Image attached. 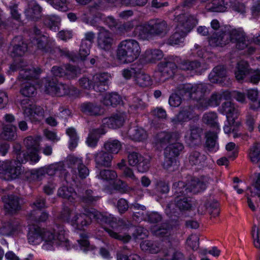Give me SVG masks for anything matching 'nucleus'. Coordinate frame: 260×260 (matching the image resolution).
Here are the masks:
<instances>
[{"mask_svg":"<svg viewBox=\"0 0 260 260\" xmlns=\"http://www.w3.org/2000/svg\"><path fill=\"white\" fill-rule=\"evenodd\" d=\"M60 218L77 230L83 229L89 225L91 219L94 218L102 224L105 223L109 225V228L105 227L104 229L111 237L123 242H127L131 239L129 235L122 234L126 230L124 222L107 213H102L92 209L85 210V212L82 213L66 208L61 211Z\"/></svg>","mask_w":260,"mask_h":260,"instance_id":"1","label":"nucleus"},{"mask_svg":"<svg viewBox=\"0 0 260 260\" xmlns=\"http://www.w3.org/2000/svg\"><path fill=\"white\" fill-rule=\"evenodd\" d=\"M41 140L40 136L28 137L24 140L27 148L26 154L19 153L17 155V161L15 160H6L0 162V178L7 180L16 179L24 171L21 163L28 160L32 164L38 162L40 159L38 152Z\"/></svg>","mask_w":260,"mask_h":260,"instance_id":"2","label":"nucleus"},{"mask_svg":"<svg viewBox=\"0 0 260 260\" xmlns=\"http://www.w3.org/2000/svg\"><path fill=\"white\" fill-rule=\"evenodd\" d=\"M65 235L66 231L62 225L54 224L47 228L33 226L29 229L27 239L29 243L35 245L43 241L42 248L49 250L59 245L68 247V240Z\"/></svg>","mask_w":260,"mask_h":260,"instance_id":"3","label":"nucleus"},{"mask_svg":"<svg viewBox=\"0 0 260 260\" xmlns=\"http://www.w3.org/2000/svg\"><path fill=\"white\" fill-rule=\"evenodd\" d=\"M206 184L198 178L193 179L188 185L179 181L173 184V189L175 196V204L181 210H188L191 207L190 200L185 196L189 192L197 193L205 189Z\"/></svg>","mask_w":260,"mask_h":260,"instance_id":"4","label":"nucleus"},{"mask_svg":"<svg viewBox=\"0 0 260 260\" xmlns=\"http://www.w3.org/2000/svg\"><path fill=\"white\" fill-rule=\"evenodd\" d=\"M230 41L236 43V46L239 49L242 50L247 47L249 53H252L254 50L251 46L248 47L245 34L241 29H233L228 33L222 34L217 37H212L209 39V43L213 47L222 46Z\"/></svg>","mask_w":260,"mask_h":260,"instance_id":"5","label":"nucleus"},{"mask_svg":"<svg viewBox=\"0 0 260 260\" xmlns=\"http://www.w3.org/2000/svg\"><path fill=\"white\" fill-rule=\"evenodd\" d=\"M168 24L165 20L154 18L136 28L138 37L142 40H149L154 36L164 37L168 32Z\"/></svg>","mask_w":260,"mask_h":260,"instance_id":"6","label":"nucleus"},{"mask_svg":"<svg viewBox=\"0 0 260 260\" xmlns=\"http://www.w3.org/2000/svg\"><path fill=\"white\" fill-rule=\"evenodd\" d=\"M175 14L176 31L168 40L169 44L171 45L182 43L186 33L197 23L196 18L188 14H177V12Z\"/></svg>","mask_w":260,"mask_h":260,"instance_id":"7","label":"nucleus"},{"mask_svg":"<svg viewBox=\"0 0 260 260\" xmlns=\"http://www.w3.org/2000/svg\"><path fill=\"white\" fill-rule=\"evenodd\" d=\"M180 138V135L178 132H162L156 136L155 141L156 145L160 147L168 144L165 149V156L176 158L183 149L182 144L178 142Z\"/></svg>","mask_w":260,"mask_h":260,"instance_id":"8","label":"nucleus"},{"mask_svg":"<svg viewBox=\"0 0 260 260\" xmlns=\"http://www.w3.org/2000/svg\"><path fill=\"white\" fill-rule=\"evenodd\" d=\"M207 85L204 83L192 84L187 83L183 85L180 93L197 101V107L199 109L204 110L211 107L209 98L205 97Z\"/></svg>","mask_w":260,"mask_h":260,"instance_id":"9","label":"nucleus"},{"mask_svg":"<svg viewBox=\"0 0 260 260\" xmlns=\"http://www.w3.org/2000/svg\"><path fill=\"white\" fill-rule=\"evenodd\" d=\"M140 52L139 43L135 40L127 39L119 44L117 57L122 63H131L139 57Z\"/></svg>","mask_w":260,"mask_h":260,"instance_id":"10","label":"nucleus"},{"mask_svg":"<svg viewBox=\"0 0 260 260\" xmlns=\"http://www.w3.org/2000/svg\"><path fill=\"white\" fill-rule=\"evenodd\" d=\"M40 88L47 94L59 96L67 94L73 95L75 91V87L72 86L57 83L55 81L49 79L44 80Z\"/></svg>","mask_w":260,"mask_h":260,"instance_id":"11","label":"nucleus"},{"mask_svg":"<svg viewBox=\"0 0 260 260\" xmlns=\"http://www.w3.org/2000/svg\"><path fill=\"white\" fill-rule=\"evenodd\" d=\"M248 63L244 60H241L238 63L235 71V77L238 81L242 80L247 75H250V82L253 83H257L260 80V70H256L249 71Z\"/></svg>","mask_w":260,"mask_h":260,"instance_id":"12","label":"nucleus"},{"mask_svg":"<svg viewBox=\"0 0 260 260\" xmlns=\"http://www.w3.org/2000/svg\"><path fill=\"white\" fill-rule=\"evenodd\" d=\"M97 177L107 181L114 180V187L116 190L124 192L127 189V185L123 181L120 179L115 180L117 177V174L114 171L103 170L97 175Z\"/></svg>","mask_w":260,"mask_h":260,"instance_id":"13","label":"nucleus"},{"mask_svg":"<svg viewBox=\"0 0 260 260\" xmlns=\"http://www.w3.org/2000/svg\"><path fill=\"white\" fill-rule=\"evenodd\" d=\"M22 107L24 116L32 122L41 121L44 117V110L41 107L31 104L24 105L22 103Z\"/></svg>","mask_w":260,"mask_h":260,"instance_id":"14","label":"nucleus"},{"mask_svg":"<svg viewBox=\"0 0 260 260\" xmlns=\"http://www.w3.org/2000/svg\"><path fill=\"white\" fill-rule=\"evenodd\" d=\"M128 161L129 165L137 166L139 172H145L149 168V160L144 157L139 153L132 152L128 156Z\"/></svg>","mask_w":260,"mask_h":260,"instance_id":"15","label":"nucleus"},{"mask_svg":"<svg viewBox=\"0 0 260 260\" xmlns=\"http://www.w3.org/2000/svg\"><path fill=\"white\" fill-rule=\"evenodd\" d=\"M36 36L32 41V43L37 45L39 49L48 51L51 47L54 45V41L47 36L41 35L40 30H35Z\"/></svg>","mask_w":260,"mask_h":260,"instance_id":"16","label":"nucleus"},{"mask_svg":"<svg viewBox=\"0 0 260 260\" xmlns=\"http://www.w3.org/2000/svg\"><path fill=\"white\" fill-rule=\"evenodd\" d=\"M110 78V75L106 73L96 74L92 76L93 89L97 92L106 90Z\"/></svg>","mask_w":260,"mask_h":260,"instance_id":"17","label":"nucleus"},{"mask_svg":"<svg viewBox=\"0 0 260 260\" xmlns=\"http://www.w3.org/2000/svg\"><path fill=\"white\" fill-rule=\"evenodd\" d=\"M177 68L175 62H161L158 66V74L160 76L159 80L165 81L173 76Z\"/></svg>","mask_w":260,"mask_h":260,"instance_id":"18","label":"nucleus"},{"mask_svg":"<svg viewBox=\"0 0 260 260\" xmlns=\"http://www.w3.org/2000/svg\"><path fill=\"white\" fill-rule=\"evenodd\" d=\"M126 119L125 113L118 112L109 118L103 120V124L112 128H117L122 126Z\"/></svg>","mask_w":260,"mask_h":260,"instance_id":"19","label":"nucleus"},{"mask_svg":"<svg viewBox=\"0 0 260 260\" xmlns=\"http://www.w3.org/2000/svg\"><path fill=\"white\" fill-rule=\"evenodd\" d=\"M113 42L111 34L103 28H101L97 39L99 47L101 49L108 50L111 48Z\"/></svg>","mask_w":260,"mask_h":260,"instance_id":"20","label":"nucleus"},{"mask_svg":"<svg viewBox=\"0 0 260 260\" xmlns=\"http://www.w3.org/2000/svg\"><path fill=\"white\" fill-rule=\"evenodd\" d=\"M80 109L83 113L90 116H100L104 113L103 108L93 103H84L81 105Z\"/></svg>","mask_w":260,"mask_h":260,"instance_id":"21","label":"nucleus"},{"mask_svg":"<svg viewBox=\"0 0 260 260\" xmlns=\"http://www.w3.org/2000/svg\"><path fill=\"white\" fill-rule=\"evenodd\" d=\"M113 156L108 152L101 150L94 154L96 167H109L111 166Z\"/></svg>","mask_w":260,"mask_h":260,"instance_id":"22","label":"nucleus"},{"mask_svg":"<svg viewBox=\"0 0 260 260\" xmlns=\"http://www.w3.org/2000/svg\"><path fill=\"white\" fill-rule=\"evenodd\" d=\"M201 129L196 126H190L184 134V139L189 145L196 144L200 141Z\"/></svg>","mask_w":260,"mask_h":260,"instance_id":"23","label":"nucleus"},{"mask_svg":"<svg viewBox=\"0 0 260 260\" xmlns=\"http://www.w3.org/2000/svg\"><path fill=\"white\" fill-rule=\"evenodd\" d=\"M221 112L226 116L227 120L233 123V121L237 118L238 114V110L235 106L229 101L224 102L221 107Z\"/></svg>","mask_w":260,"mask_h":260,"instance_id":"24","label":"nucleus"},{"mask_svg":"<svg viewBox=\"0 0 260 260\" xmlns=\"http://www.w3.org/2000/svg\"><path fill=\"white\" fill-rule=\"evenodd\" d=\"M42 8L36 2H30L28 8L25 10L26 16L29 19L37 20L41 17Z\"/></svg>","mask_w":260,"mask_h":260,"instance_id":"25","label":"nucleus"},{"mask_svg":"<svg viewBox=\"0 0 260 260\" xmlns=\"http://www.w3.org/2000/svg\"><path fill=\"white\" fill-rule=\"evenodd\" d=\"M226 77V71L223 66H217L214 68L209 75V79L212 83H221Z\"/></svg>","mask_w":260,"mask_h":260,"instance_id":"26","label":"nucleus"},{"mask_svg":"<svg viewBox=\"0 0 260 260\" xmlns=\"http://www.w3.org/2000/svg\"><path fill=\"white\" fill-rule=\"evenodd\" d=\"M51 71L56 77H62L64 75H67L71 78L75 77V68L69 65L62 67H53Z\"/></svg>","mask_w":260,"mask_h":260,"instance_id":"27","label":"nucleus"},{"mask_svg":"<svg viewBox=\"0 0 260 260\" xmlns=\"http://www.w3.org/2000/svg\"><path fill=\"white\" fill-rule=\"evenodd\" d=\"M47 174L49 176H53L58 174L59 176H63L64 179L67 181V172L63 169V166L60 163L51 164L48 166L45 167Z\"/></svg>","mask_w":260,"mask_h":260,"instance_id":"28","label":"nucleus"},{"mask_svg":"<svg viewBox=\"0 0 260 260\" xmlns=\"http://www.w3.org/2000/svg\"><path fill=\"white\" fill-rule=\"evenodd\" d=\"M192 110L190 108L183 109L180 112L171 120L174 124L182 123L187 121L191 118Z\"/></svg>","mask_w":260,"mask_h":260,"instance_id":"29","label":"nucleus"},{"mask_svg":"<svg viewBox=\"0 0 260 260\" xmlns=\"http://www.w3.org/2000/svg\"><path fill=\"white\" fill-rule=\"evenodd\" d=\"M3 201L5 204V208L10 212L17 210L20 207L17 197L12 195L5 196L3 198Z\"/></svg>","mask_w":260,"mask_h":260,"instance_id":"30","label":"nucleus"},{"mask_svg":"<svg viewBox=\"0 0 260 260\" xmlns=\"http://www.w3.org/2000/svg\"><path fill=\"white\" fill-rule=\"evenodd\" d=\"M128 135L131 139L136 141H141L146 139V131L139 127L131 128L128 131Z\"/></svg>","mask_w":260,"mask_h":260,"instance_id":"31","label":"nucleus"},{"mask_svg":"<svg viewBox=\"0 0 260 260\" xmlns=\"http://www.w3.org/2000/svg\"><path fill=\"white\" fill-rule=\"evenodd\" d=\"M144 56L146 62H152L161 59L164 54L159 49H148L145 51Z\"/></svg>","mask_w":260,"mask_h":260,"instance_id":"32","label":"nucleus"},{"mask_svg":"<svg viewBox=\"0 0 260 260\" xmlns=\"http://www.w3.org/2000/svg\"><path fill=\"white\" fill-rule=\"evenodd\" d=\"M103 105L107 106H116L121 102V97L117 93H106L101 100Z\"/></svg>","mask_w":260,"mask_h":260,"instance_id":"33","label":"nucleus"},{"mask_svg":"<svg viewBox=\"0 0 260 260\" xmlns=\"http://www.w3.org/2000/svg\"><path fill=\"white\" fill-rule=\"evenodd\" d=\"M135 81L139 86L143 87L149 86L152 84V80L149 75L139 71L135 76Z\"/></svg>","mask_w":260,"mask_h":260,"instance_id":"34","label":"nucleus"},{"mask_svg":"<svg viewBox=\"0 0 260 260\" xmlns=\"http://www.w3.org/2000/svg\"><path fill=\"white\" fill-rule=\"evenodd\" d=\"M162 253L165 260H182V254L173 247H170L169 249H164Z\"/></svg>","mask_w":260,"mask_h":260,"instance_id":"35","label":"nucleus"},{"mask_svg":"<svg viewBox=\"0 0 260 260\" xmlns=\"http://www.w3.org/2000/svg\"><path fill=\"white\" fill-rule=\"evenodd\" d=\"M106 131L104 129H93L90 132L86 140L88 146L91 147H94L97 144L98 140L101 135L105 134Z\"/></svg>","mask_w":260,"mask_h":260,"instance_id":"36","label":"nucleus"},{"mask_svg":"<svg viewBox=\"0 0 260 260\" xmlns=\"http://www.w3.org/2000/svg\"><path fill=\"white\" fill-rule=\"evenodd\" d=\"M122 147L121 143L117 140H109L105 143L104 148L111 154H117Z\"/></svg>","mask_w":260,"mask_h":260,"instance_id":"37","label":"nucleus"},{"mask_svg":"<svg viewBox=\"0 0 260 260\" xmlns=\"http://www.w3.org/2000/svg\"><path fill=\"white\" fill-rule=\"evenodd\" d=\"M60 22V18L56 15H47L44 19L45 24L54 31L58 30Z\"/></svg>","mask_w":260,"mask_h":260,"instance_id":"38","label":"nucleus"},{"mask_svg":"<svg viewBox=\"0 0 260 260\" xmlns=\"http://www.w3.org/2000/svg\"><path fill=\"white\" fill-rule=\"evenodd\" d=\"M2 138L6 140H12L16 137V127L11 124L6 125L1 134Z\"/></svg>","mask_w":260,"mask_h":260,"instance_id":"39","label":"nucleus"},{"mask_svg":"<svg viewBox=\"0 0 260 260\" xmlns=\"http://www.w3.org/2000/svg\"><path fill=\"white\" fill-rule=\"evenodd\" d=\"M58 194L63 198L68 199L71 202L76 200L77 198V193L73 191L72 188H69L68 187L63 186L60 187L58 190Z\"/></svg>","mask_w":260,"mask_h":260,"instance_id":"40","label":"nucleus"},{"mask_svg":"<svg viewBox=\"0 0 260 260\" xmlns=\"http://www.w3.org/2000/svg\"><path fill=\"white\" fill-rule=\"evenodd\" d=\"M248 157L253 164H257L260 161V144L255 143L250 147Z\"/></svg>","mask_w":260,"mask_h":260,"instance_id":"41","label":"nucleus"},{"mask_svg":"<svg viewBox=\"0 0 260 260\" xmlns=\"http://www.w3.org/2000/svg\"><path fill=\"white\" fill-rule=\"evenodd\" d=\"M217 132H208L206 134V146L208 149L212 151H216L218 149V145L216 143L217 138Z\"/></svg>","mask_w":260,"mask_h":260,"instance_id":"42","label":"nucleus"},{"mask_svg":"<svg viewBox=\"0 0 260 260\" xmlns=\"http://www.w3.org/2000/svg\"><path fill=\"white\" fill-rule=\"evenodd\" d=\"M203 119L205 123L213 126L216 131L219 130V125L217 122V115L215 113L209 112L205 113Z\"/></svg>","mask_w":260,"mask_h":260,"instance_id":"43","label":"nucleus"},{"mask_svg":"<svg viewBox=\"0 0 260 260\" xmlns=\"http://www.w3.org/2000/svg\"><path fill=\"white\" fill-rule=\"evenodd\" d=\"M140 246L143 250L148 251L152 253H155L160 251V248L157 243L148 240L142 242L140 244Z\"/></svg>","mask_w":260,"mask_h":260,"instance_id":"44","label":"nucleus"},{"mask_svg":"<svg viewBox=\"0 0 260 260\" xmlns=\"http://www.w3.org/2000/svg\"><path fill=\"white\" fill-rule=\"evenodd\" d=\"M163 166L165 169L170 172H173L178 169L179 164L175 158L165 156Z\"/></svg>","mask_w":260,"mask_h":260,"instance_id":"45","label":"nucleus"},{"mask_svg":"<svg viewBox=\"0 0 260 260\" xmlns=\"http://www.w3.org/2000/svg\"><path fill=\"white\" fill-rule=\"evenodd\" d=\"M206 160V156L198 151L192 152L189 156V162L191 165H198Z\"/></svg>","mask_w":260,"mask_h":260,"instance_id":"46","label":"nucleus"},{"mask_svg":"<svg viewBox=\"0 0 260 260\" xmlns=\"http://www.w3.org/2000/svg\"><path fill=\"white\" fill-rule=\"evenodd\" d=\"M152 232L158 237H168L170 235V230L166 224H163L160 227L154 226L151 229Z\"/></svg>","mask_w":260,"mask_h":260,"instance_id":"47","label":"nucleus"},{"mask_svg":"<svg viewBox=\"0 0 260 260\" xmlns=\"http://www.w3.org/2000/svg\"><path fill=\"white\" fill-rule=\"evenodd\" d=\"M200 63L197 61H189L186 60L178 62V67L182 70H197L200 67Z\"/></svg>","mask_w":260,"mask_h":260,"instance_id":"48","label":"nucleus"},{"mask_svg":"<svg viewBox=\"0 0 260 260\" xmlns=\"http://www.w3.org/2000/svg\"><path fill=\"white\" fill-rule=\"evenodd\" d=\"M55 9L66 12L68 10L67 0H46Z\"/></svg>","mask_w":260,"mask_h":260,"instance_id":"49","label":"nucleus"},{"mask_svg":"<svg viewBox=\"0 0 260 260\" xmlns=\"http://www.w3.org/2000/svg\"><path fill=\"white\" fill-rule=\"evenodd\" d=\"M146 106V104L138 97H133L129 101V107L132 110H142Z\"/></svg>","mask_w":260,"mask_h":260,"instance_id":"50","label":"nucleus"},{"mask_svg":"<svg viewBox=\"0 0 260 260\" xmlns=\"http://www.w3.org/2000/svg\"><path fill=\"white\" fill-rule=\"evenodd\" d=\"M66 133L70 138L69 148L73 149L77 146L78 137L76 131L73 128H69L67 129Z\"/></svg>","mask_w":260,"mask_h":260,"instance_id":"51","label":"nucleus"},{"mask_svg":"<svg viewBox=\"0 0 260 260\" xmlns=\"http://www.w3.org/2000/svg\"><path fill=\"white\" fill-rule=\"evenodd\" d=\"M40 73V70L26 69L21 70L20 73V76L22 78L27 79L32 78H36L37 75Z\"/></svg>","mask_w":260,"mask_h":260,"instance_id":"52","label":"nucleus"},{"mask_svg":"<svg viewBox=\"0 0 260 260\" xmlns=\"http://www.w3.org/2000/svg\"><path fill=\"white\" fill-rule=\"evenodd\" d=\"M22 94L25 96H31L36 92V88L29 82L26 83L21 89Z\"/></svg>","mask_w":260,"mask_h":260,"instance_id":"53","label":"nucleus"},{"mask_svg":"<svg viewBox=\"0 0 260 260\" xmlns=\"http://www.w3.org/2000/svg\"><path fill=\"white\" fill-rule=\"evenodd\" d=\"M90 43L88 44L86 41H82L79 50V56L81 59L84 60L90 53Z\"/></svg>","mask_w":260,"mask_h":260,"instance_id":"54","label":"nucleus"},{"mask_svg":"<svg viewBox=\"0 0 260 260\" xmlns=\"http://www.w3.org/2000/svg\"><path fill=\"white\" fill-rule=\"evenodd\" d=\"M79 83L80 86L84 89H90L91 88H93L92 76L83 77L81 78L79 80Z\"/></svg>","mask_w":260,"mask_h":260,"instance_id":"55","label":"nucleus"},{"mask_svg":"<svg viewBox=\"0 0 260 260\" xmlns=\"http://www.w3.org/2000/svg\"><path fill=\"white\" fill-rule=\"evenodd\" d=\"M27 46L26 44L22 43V46L19 45H14L12 51V55L13 56H21L27 50Z\"/></svg>","mask_w":260,"mask_h":260,"instance_id":"56","label":"nucleus"},{"mask_svg":"<svg viewBox=\"0 0 260 260\" xmlns=\"http://www.w3.org/2000/svg\"><path fill=\"white\" fill-rule=\"evenodd\" d=\"M137 21H133L132 22H128L122 25L117 27V29L120 33H123L124 31H127L129 30H131L132 28H133L134 26H138L139 25H137ZM136 28H135L136 29ZM136 35L138 36V34H137V32L135 30Z\"/></svg>","mask_w":260,"mask_h":260,"instance_id":"57","label":"nucleus"},{"mask_svg":"<svg viewBox=\"0 0 260 260\" xmlns=\"http://www.w3.org/2000/svg\"><path fill=\"white\" fill-rule=\"evenodd\" d=\"M199 238L198 235L192 234L187 240V244L193 250H197L199 247Z\"/></svg>","mask_w":260,"mask_h":260,"instance_id":"58","label":"nucleus"},{"mask_svg":"<svg viewBox=\"0 0 260 260\" xmlns=\"http://www.w3.org/2000/svg\"><path fill=\"white\" fill-rule=\"evenodd\" d=\"M222 95L220 93L214 92L212 94L210 98H209V103L211 107H216L219 105Z\"/></svg>","mask_w":260,"mask_h":260,"instance_id":"59","label":"nucleus"},{"mask_svg":"<svg viewBox=\"0 0 260 260\" xmlns=\"http://www.w3.org/2000/svg\"><path fill=\"white\" fill-rule=\"evenodd\" d=\"M46 171L44 167H42L36 170H33L31 171V175L34 178H36L38 180H42L45 176Z\"/></svg>","mask_w":260,"mask_h":260,"instance_id":"60","label":"nucleus"},{"mask_svg":"<svg viewBox=\"0 0 260 260\" xmlns=\"http://www.w3.org/2000/svg\"><path fill=\"white\" fill-rule=\"evenodd\" d=\"M138 71L134 68H129L124 69L122 71V75L125 79H129L134 77L135 79V76L137 75Z\"/></svg>","mask_w":260,"mask_h":260,"instance_id":"61","label":"nucleus"},{"mask_svg":"<svg viewBox=\"0 0 260 260\" xmlns=\"http://www.w3.org/2000/svg\"><path fill=\"white\" fill-rule=\"evenodd\" d=\"M226 151L229 152L228 155L230 158H234L237 156V147L233 142H230L225 146Z\"/></svg>","mask_w":260,"mask_h":260,"instance_id":"62","label":"nucleus"},{"mask_svg":"<svg viewBox=\"0 0 260 260\" xmlns=\"http://www.w3.org/2000/svg\"><path fill=\"white\" fill-rule=\"evenodd\" d=\"M250 189L251 196H258L260 197V174H258L257 179L253 185V188H248Z\"/></svg>","mask_w":260,"mask_h":260,"instance_id":"63","label":"nucleus"},{"mask_svg":"<svg viewBox=\"0 0 260 260\" xmlns=\"http://www.w3.org/2000/svg\"><path fill=\"white\" fill-rule=\"evenodd\" d=\"M207 210L209 213L213 217H215L219 214V209L218 208V204L217 203L210 204L208 207Z\"/></svg>","mask_w":260,"mask_h":260,"instance_id":"64","label":"nucleus"}]
</instances>
